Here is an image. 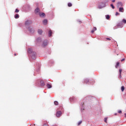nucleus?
Instances as JSON below:
<instances>
[{"instance_id": "15", "label": "nucleus", "mask_w": 126, "mask_h": 126, "mask_svg": "<svg viewBox=\"0 0 126 126\" xmlns=\"http://www.w3.org/2000/svg\"><path fill=\"white\" fill-rule=\"evenodd\" d=\"M15 18L16 19H17L18 18H19V15H18V14H16L15 15Z\"/></svg>"}, {"instance_id": "35", "label": "nucleus", "mask_w": 126, "mask_h": 126, "mask_svg": "<svg viewBox=\"0 0 126 126\" xmlns=\"http://www.w3.org/2000/svg\"><path fill=\"white\" fill-rule=\"evenodd\" d=\"M14 56H17V54L16 53H15V54H14Z\"/></svg>"}, {"instance_id": "9", "label": "nucleus", "mask_w": 126, "mask_h": 126, "mask_svg": "<svg viewBox=\"0 0 126 126\" xmlns=\"http://www.w3.org/2000/svg\"><path fill=\"white\" fill-rule=\"evenodd\" d=\"M97 30V28L96 27H94L93 30L91 31V33H94V31H96Z\"/></svg>"}, {"instance_id": "26", "label": "nucleus", "mask_w": 126, "mask_h": 126, "mask_svg": "<svg viewBox=\"0 0 126 126\" xmlns=\"http://www.w3.org/2000/svg\"><path fill=\"white\" fill-rule=\"evenodd\" d=\"M122 22H123V23H125V24H126V19H123V21H122Z\"/></svg>"}, {"instance_id": "4", "label": "nucleus", "mask_w": 126, "mask_h": 126, "mask_svg": "<svg viewBox=\"0 0 126 126\" xmlns=\"http://www.w3.org/2000/svg\"><path fill=\"white\" fill-rule=\"evenodd\" d=\"M26 25H30V24H32V21L28 20L25 23Z\"/></svg>"}, {"instance_id": "30", "label": "nucleus", "mask_w": 126, "mask_h": 126, "mask_svg": "<svg viewBox=\"0 0 126 126\" xmlns=\"http://www.w3.org/2000/svg\"><path fill=\"white\" fill-rule=\"evenodd\" d=\"M125 60H126V59L125 58H124L121 60V62H125Z\"/></svg>"}, {"instance_id": "3", "label": "nucleus", "mask_w": 126, "mask_h": 126, "mask_svg": "<svg viewBox=\"0 0 126 126\" xmlns=\"http://www.w3.org/2000/svg\"><path fill=\"white\" fill-rule=\"evenodd\" d=\"M34 12L36 14H39L40 13V9H39V8H36Z\"/></svg>"}, {"instance_id": "22", "label": "nucleus", "mask_w": 126, "mask_h": 126, "mask_svg": "<svg viewBox=\"0 0 126 126\" xmlns=\"http://www.w3.org/2000/svg\"><path fill=\"white\" fill-rule=\"evenodd\" d=\"M106 18L107 20L110 19V16L109 15H107L106 16Z\"/></svg>"}, {"instance_id": "24", "label": "nucleus", "mask_w": 126, "mask_h": 126, "mask_svg": "<svg viewBox=\"0 0 126 126\" xmlns=\"http://www.w3.org/2000/svg\"><path fill=\"white\" fill-rule=\"evenodd\" d=\"M74 99V98H73V97H71V98H70V102H72V101H73Z\"/></svg>"}, {"instance_id": "31", "label": "nucleus", "mask_w": 126, "mask_h": 126, "mask_svg": "<svg viewBox=\"0 0 126 126\" xmlns=\"http://www.w3.org/2000/svg\"><path fill=\"white\" fill-rule=\"evenodd\" d=\"M106 40H108V41H111V38H106Z\"/></svg>"}, {"instance_id": "21", "label": "nucleus", "mask_w": 126, "mask_h": 126, "mask_svg": "<svg viewBox=\"0 0 126 126\" xmlns=\"http://www.w3.org/2000/svg\"><path fill=\"white\" fill-rule=\"evenodd\" d=\"M68 6H69V7L72 6V4L70 2L68 3Z\"/></svg>"}, {"instance_id": "5", "label": "nucleus", "mask_w": 126, "mask_h": 126, "mask_svg": "<svg viewBox=\"0 0 126 126\" xmlns=\"http://www.w3.org/2000/svg\"><path fill=\"white\" fill-rule=\"evenodd\" d=\"M122 5H123V3H122V2L120 1L117 3V7H120V6H122Z\"/></svg>"}, {"instance_id": "1", "label": "nucleus", "mask_w": 126, "mask_h": 126, "mask_svg": "<svg viewBox=\"0 0 126 126\" xmlns=\"http://www.w3.org/2000/svg\"><path fill=\"white\" fill-rule=\"evenodd\" d=\"M48 45V40H44L43 42L42 46L43 47H46V46Z\"/></svg>"}, {"instance_id": "18", "label": "nucleus", "mask_w": 126, "mask_h": 126, "mask_svg": "<svg viewBox=\"0 0 126 126\" xmlns=\"http://www.w3.org/2000/svg\"><path fill=\"white\" fill-rule=\"evenodd\" d=\"M41 38L39 37L37 38V43L41 42Z\"/></svg>"}, {"instance_id": "23", "label": "nucleus", "mask_w": 126, "mask_h": 126, "mask_svg": "<svg viewBox=\"0 0 126 126\" xmlns=\"http://www.w3.org/2000/svg\"><path fill=\"white\" fill-rule=\"evenodd\" d=\"M110 5L113 9H115V6H114V5H113V4H111Z\"/></svg>"}, {"instance_id": "20", "label": "nucleus", "mask_w": 126, "mask_h": 126, "mask_svg": "<svg viewBox=\"0 0 126 126\" xmlns=\"http://www.w3.org/2000/svg\"><path fill=\"white\" fill-rule=\"evenodd\" d=\"M121 90L122 92H124V91H125V87L124 86H122L121 87Z\"/></svg>"}, {"instance_id": "28", "label": "nucleus", "mask_w": 126, "mask_h": 126, "mask_svg": "<svg viewBox=\"0 0 126 126\" xmlns=\"http://www.w3.org/2000/svg\"><path fill=\"white\" fill-rule=\"evenodd\" d=\"M107 120H108V118H104V122H105V123H107Z\"/></svg>"}, {"instance_id": "17", "label": "nucleus", "mask_w": 126, "mask_h": 126, "mask_svg": "<svg viewBox=\"0 0 126 126\" xmlns=\"http://www.w3.org/2000/svg\"><path fill=\"white\" fill-rule=\"evenodd\" d=\"M47 88L48 89H50V88H52V85L49 84H47Z\"/></svg>"}, {"instance_id": "36", "label": "nucleus", "mask_w": 126, "mask_h": 126, "mask_svg": "<svg viewBox=\"0 0 126 126\" xmlns=\"http://www.w3.org/2000/svg\"><path fill=\"white\" fill-rule=\"evenodd\" d=\"M125 118H126V113L125 114Z\"/></svg>"}, {"instance_id": "10", "label": "nucleus", "mask_w": 126, "mask_h": 126, "mask_svg": "<svg viewBox=\"0 0 126 126\" xmlns=\"http://www.w3.org/2000/svg\"><path fill=\"white\" fill-rule=\"evenodd\" d=\"M38 34L41 35V34H42V33H43V31H42V30H38Z\"/></svg>"}, {"instance_id": "29", "label": "nucleus", "mask_w": 126, "mask_h": 126, "mask_svg": "<svg viewBox=\"0 0 126 126\" xmlns=\"http://www.w3.org/2000/svg\"><path fill=\"white\" fill-rule=\"evenodd\" d=\"M115 15H116V16H118V15H120V14H119L118 12H117L116 13Z\"/></svg>"}, {"instance_id": "25", "label": "nucleus", "mask_w": 126, "mask_h": 126, "mask_svg": "<svg viewBox=\"0 0 126 126\" xmlns=\"http://www.w3.org/2000/svg\"><path fill=\"white\" fill-rule=\"evenodd\" d=\"M81 124H82V121H80V122L78 123V126H80V125H81Z\"/></svg>"}, {"instance_id": "2", "label": "nucleus", "mask_w": 126, "mask_h": 126, "mask_svg": "<svg viewBox=\"0 0 126 126\" xmlns=\"http://www.w3.org/2000/svg\"><path fill=\"white\" fill-rule=\"evenodd\" d=\"M62 116V112L58 111L56 113V116L57 118H60Z\"/></svg>"}, {"instance_id": "37", "label": "nucleus", "mask_w": 126, "mask_h": 126, "mask_svg": "<svg viewBox=\"0 0 126 126\" xmlns=\"http://www.w3.org/2000/svg\"><path fill=\"white\" fill-rule=\"evenodd\" d=\"M115 115H117V113L115 114Z\"/></svg>"}, {"instance_id": "32", "label": "nucleus", "mask_w": 126, "mask_h": 126, "mask_svg": "<svg viewBox=\"0 0 126 126\" xmlns=\"http://www.w3.org/2000/svg\"><path fill=\"white\" fill-rule=\"evenodd\" d=\"M119 114H122V110L118 111Z\"/></svg>"}, {"instance_id": "8", "label": "nucleus", "mask_w": 126, "mask_h": 126, "mask_svg": "<svg viewBox=\"0 0 126 126\" xmlns=\"http://www.w3.org/2000/svg\"><path fill=\"white\" fill-rule=\"evenodd\" d=\"M119 11H120V12H124V8L120 7L119 8Z\"/></svg>"}, {"instance_id": "12", "label": "nucleus", "mask_w": 126, "mask_h": 126, "mask_svg": "<svg viewBox=\"0 0 126 126\" xmlns=\"http://www.w3.org/2000/svg\"><path fill=\"white\" fill-rule=\"evenodd\" d=\"M43 24H44V25H46L47 24V23H48V21L47 20H44L43 21Z\"/></svg>"}, {"instance_id": "14", "label": "nucleus", "mask_w": 126, "mask_h": 126, "mask_svg": "<svg viewBox=\"0 0 126 126\" xmlns=\"http://www.w3.org/2000/svg\"><path fill=\"white\" fill-rule=\"evenodd\" d=\"M119 65H120V62H117L115 66L116 68H118V67H119Z\"/></svg>"}, {"instance_id": "19", "label": "nucleus", "mask_w": 126, "mask_h": 126, "mask_svg": "<svg viewBox=\"0 0 126 126\" xmlns=\"http://www.w3.org/2000/svg\"><path fill=\"white\" fill-rule=\"evenodd\" d=\"M54 104L56 105V106H58L59 105V102L57 101H54Z\"/></svg>"}, {"instance_id": "27", "label": "nucleus", "mask_w": 126, "mask_h": 126, "mask_svg": "<svg viewBox=\"0 0 126 126\" xmlns=\"http://www.w3.org/2000/svg\"><path fill=\"white\" fill-rule=\"evenodd\" d=\"M15 12H16V13L19 12V10H18V9H16V10H15Z\"/></svg>"}, {"instance_id": "34", "label": "nucleus", "mask_w": 126, "mask_h": 126, "mask_svg": "<svg viewBox=\"0 0 126 126\" xmlns=\"http://www.w3.org/2000/svg\"><path fill=\"white\" fill-rule=\"evenodd\" d=\"M116 1V0H112V2H115Z\"/></svg>"}, {"instance_id": "7", "label": "nucleus", "mask_w": 126, "mask_h": 126, "mask_svg": "<svg viewBox=\"0 0 126 126\" xmlns=\"http://www.w3.org/2000/svg\"><path fill=\"white\" fill-rule=\"evenodd\" d=\"M122 69H119V72H120V75H119V78H122Z\"/></svg>"}, {"instance_id": "13", "label": "nucleus", "mask_w": 126, "mask_h": 126, "mask_svg": "<svg viewBox=\"0 0 126 126\" xmlns=\"http://www.w3.org/2000/svg\"><path fill=\"white\" fill-rule=\"evenodd\" d=\"M28 53H29V54H31V53H32V49L29 48L28 49Z\"/></svg>"}, {"instance_id": "11", "label": "nucleus", "mask_w": 126, "mask_h": 126, "mask_svg": "<svg viewBox=\"0 0 126 126\" xmlns=\"http://www.w3.org/2000/svg\"><path fill=\"white\" fill-rule=\"evenodd\" d=\"M52 34H53V32H52V31L50 30L49 31V36L51 37V36H52Z\"/></svg>"}, {"instance_id": "6", "label": "nucleus", "mask_w": 126, "mask_h": 126, "mask_svg": "<svg viewBox=\"0 0 126 126\" xmlns=\"http://www.w3.org/2000/svg\"><path fill=\"white\" fill-rule=\"evenodd\" d=\"M38 14L40 17H44L46 15L44 13H39Z\"/></svg>"}, {"instance_id": "16", "label": "nucleus", "mask_w": 126, "mask_h": 126, "mask_svg": "<svg viewBox=\"0 0 126 126\" xmlns=\"http://www.w3.org/2000/svg\"><path fill=\"white\" fill-rule=\"evenodd\" d=\"M40 83L41 86H44V85H45V83L43 81H40Z\"/></svg>"}, {"instance_id": "33", "label": "nucleus", "mask_w": 126, "mask_h": 126, "mask_svg": "<svg viewBox=\"0 0 126 126\" xmlns=\"http://www.w3.org/2000/svg\"><path fill=\"white\" fill-rule=\"evenodd\" d=\"M43 126H49V125H48V124H45L43 125Z\"/></svg>"}]
</instances>
